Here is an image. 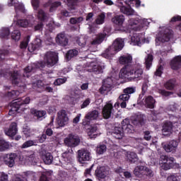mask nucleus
Wrapping results in <instances>:
<instances>
[{
    "label": "nucleus",
    "instance_id": "f257e3e1",
    "mask_svg": "<svg viewBox=\"0 0 181 181\" xmlns=\"http://www.w3.org/2000/svg\"><path fill=\"white\" fill-rule=\"evenodd\" d=\"M122 77H127L130 81H139L144 76V69L141 65L125 66L120 70Z\"/></svg>",
    "mask_w": 181,
    "mask_h": 181
},
{
    "label": "nucleus",
    "instance_id": "f03ea898",
    "mask_svg": "<svg viewBox=\"0 0 181 181\" xmlns=\"http://www.w3.org/2000/svg\"><path fill=\"white\" fill-rule=\"evenodd\" d=\"M123 47L124 40L117 38L114 41L113 44L105 51L102 56L105 59H110V57H112L114 54H117L118 52L122 50Z\"/></svg>",
    "mask_w": 181,
    "mask_h": 181
},
{
    "label": "nucleus",
    "instance_id": "7ed1b4c3",
    "mask_svg": "<svg viewBox=\"0 0 181 181\" xmlns=\"http://www.w3.org/2000/svg\"><path fill=\"white\" fill-rule=\"evenodd\" d=\"M57 63V55L56 52H47L44 56V61L39 63V65L42 69L44 67H53Z\"/></svg>",
    "mask_w": 181,
    "mask_h": 181
},
{
    "label": "nucleus",
    "instance_id": "20e7f679",
    "mask_svg": "<svg viewBox=\"0 0 181 181\" xmlns=\"http://www.w3.org/2000/svg\"><path fill=\"white\" fill-rule=\"evenodd\" d=\"M85 70L89 73H95V74H101L103 73L105 69V65L104 64H98L97 62H87L84 64Z\"/></svg>",
    "mask_w": 181,
    "mask_h": 181
},
{
    "label": "nucleus",
    "instance_id": "39448f33",
    "mask_svg": "<svg viewBox=\"0 0 181 181\" xmlns=\"http://www.w3.org/2000/svg\"><path fill=\"white\" fill-rule=\"evenodd\" d=\"M29 103H30V98H25V100L21 101L18 100H14V103L11 104V109L8 112L9 115H15L16 112L19 111V108H21V105H23V104H29Z\"/></svg>",
    "mask_w": 181,
    "mask_h": 181
},
{
    "label": "nucleus",
    "instance_id": "423d86ee",
    "mask_svg": "<svg viewBox=\"0 0 181 181\" xmlns=\"http://www.w3.org/2000/svg\"><path fill=\"white\" fill-rule=\"evenodd\" d=\"M91 153L88 150L81 149L78 151V160L80 163H86L92 159Z\"/></svg>",
    "mask_w": 181,
    "mask_h": 181
},
{
    "label": "nucleus",
    "instance_id": "0eeeda50",
    "mask_svg": "<svg viewBox=\"0 0 181 181\" xmlns=\"http://www.w3.org/2000/svg\"><path fill=\"white\" fill-rule=\"evenodd\" d=\"M57 122L59 127H66L69 124V116L65 110L58 112Z\"/></svg>",
    "mask_w": 181,
    "mask_h": 181
},
{
    "label": "nucleus",
    "instance_id": "6e6552de",
    "mask_svg": "<svg viewBox=\"0 0 181 181\" xmlns=\"http://www.w3.org/2000/svg\"><path fill=\"white\" fill-rule=\"evenodd\" d=\"M95 175L98 179H105L110 175V168L107 166H99L95 170Z\"/></svg>",
    "mask_w": 181,
    "mask_h": 181
},
{
    "label": "nucleus",
    "instance_id": "1a4fd4ad",
    "mask_svg": "<svg viewBox=\"0 0 181 181\" xmlns=\"http://www.w3.org/2000/svg\"><path fill=\"white\" fill-rule=\"evenodd\" d=\"M35 23V17L30 15L26 19H20L17 21V25L21 28H28V26H33Z\"/></svg>",
    "mask_w": 181,
    "mask_h": 181
},
{
    "label": "nucleus",
    "instance_id": "9d476101",
    "mask_svg": "<svg viewBox=\"0 0 181 181\" xmlns=\"http://www.w3.org/2000/svg\"><path fill=\"white\" fill-rule=\"evenodd\" d=\"M16 158H18V155L15 153L5 154L3 156L4 161L9 168H13Z\"/></svg>",
    "mask_w": 181,
    "mask_h": 181
},
{
    "label": "nucleus",
    "instance_id": "9b49d317",
    "mask_svg": "<svg viewBox=\"0 0 181 181\" xmlns=\"http://www.w3.org/2000/svg\"><path fill=\"white\" fill-rule=\"evenodd\" d=\"M64 144L67 146L74 147L80 144V138L78 136L70 134L64 139Z\"/></svg>",
    "mask_w": 181,
    "mask_h": 181
},
{
    "label": "nucleus",
    "instance_id": "f8f14e48",
    "mask_svg": "<svg viewBox=\"0 0 181 181\" xmlns=\"http://www.w3.org/2000/svg\"><path fill=\"white\" fill-rule=\"evenodd\" d=\"M145 35L144 34L134 33L131 37V45L133 46H141L142 43H145Z\"/></svg>",
    "mask_w": 181,
    "mask_h": 181
},
{
    "label": "nucleus",
    "instance_id": "ddd939ff",
    "mask_svg": "<svg viewBox=\"0 0 181 181\" xmlns=\"http://www.w3.org/2000/svg\"><path fill=\"white\" fill-rule=\"evenodd\" d=\"M172 37V30L165 28L161 31L158 35V40L160 42H169Z\"/></svg>",
    "mask_w": 181,
    "mask_h": 181
},
{
    "label": "nucleus",
    "instance_id": "4468645a",
    "mask_svg": "<svg viewBox=\"0 0 181 181\" xmlns=\"http://www.w3.org/2000/svg\"><path fill=\"white\" fill-rule=\"evenodd\" d=\"M122 128L123 129V132L126 134H132L135 131V127L132 126V124H129V119H124L122 122Z\"/></svg>",
    "mask_w": 181,
    "mask_h": 181
},
{
    "label": "nucleus",
    "instance_id": "2eb2a0df",
    "mask_svg": "<svg viewBox=\"0 0 181 181\" xmlns=\"http://www.w3.org/2000/svg\"><path fill=\"white\" fill-rule=\"evenodd\" d=\"M112 78H107L104 80L103 84L100 89L101 94H105V91H110L111 90V87H112Z\"/></svg>",
    "mask_w": 181,
    "mask_h": 181
},
{
    "label": "nucleus",
    "instance_id": "dca6fc26",
    "mask_svg": "<svg viewBox=\"0 0 181 181\" xmlns=\"http://www.w3.org/2000/svg\"><path fill=\"white\" fill-rule=\"evenodd\" d=\"M179 143L177 141L173 140L169 141L168 144L163 145V149L165 152H175L177 149Z\"/></svg>",
    "mask_w": 181,
    "mask_h": 181
},
{
    "label": "nucleus",
    "instance_id": "f3484780",
    "mask_svg": "<svg viewBox=\"0 0 181 181\" xmlns=\"http://www.w3.org/2000/svg\"><path fill=\"white\" fill-rule=\"evenodd\" d=\"M120 12L127 16H134L136 15V12L129 6H120Z\"/></svg>",
    "mask_w": 181,
    "mask_h": 181
},
{
    "label": "nucleus",
    "instance_id": "a211bd4d",
    "mask_svg": "<svg viewBox=\"0 0 181 181\" xmlns=\"http://www.w3.org/2000/svg\"><path fill=\"white\" fill-rule=\"evenodd\" d=\"M9 6H13L15 7L16 12H23L25 13V6L22 3H19L17 0H10V2L8 3Z\"/></svg>",
    "mask_w": 181,
    "mask_h": 181
},
{
    "label": "nucleus",
    "instance_id": "6ab92c4d",
    "mask_svg": "<svg viewBox=\"0 0 181 181\" xmlns=\"http://www.w3.org/2000/svg\"><path fill=\"white\" fill-rule=\"evenodd\" d=\"M170 67L173 70H179L181 68V56L178 55L175 57L170 61Z\"/></svg>",
    "mask_w": 181,
    "mask_h": 181
},
{
    "label": "nucleus",
    "instance_id": "aec40b11",
    "mask_svg": "<svg viewBox=\"0 0 181 181\" xmlns=\"http://www.w3.org/2000/svg\"><path fill=\"white\" fill-rule=\"evenodd\" d=\"M129 25L130 26V29H133V30L136 31L141 30V23L140 19L139 18H131L129 21Z\"/></svg>",
    "mask_w": 181,
    "mask_h": 181
},
{
    "label": "nucleus",
    "instance_id": "412c9836",
    "mask_svg": "<svg viewBox=\"0 0 181 181\" xmlns=\"http://www.w3.org/2000/svg\"><path fill=\"white\" fill-rule=\"evenodd\" d=\"M56 42L60 46H67L69 40L64 33H59L56 37Z\"/></svg>",
    "mask_w": 181,
    "mask_h": 181
},
{
    "label": "nucleus",
    "instance_id": "4be33fe9",
    "mask_svg": "<svg viewBox=\"0 0 181 181\" xmlns=\"http://www.w3.org/2000/svg\"><path fill=\"white\" fill-rule=\"evenodd\" d=\"M173 130V124L170 122H165L163 126L162 132L165 136L170 135Z\"/></svg>",
    "mask_w": 181,
    "mask_h": 181
},
{
    "label": "nucleus",
    "instance_id": "5701e85b",
    "mask_svg": "<svg viewBox=\"0 0 181 181\" xmlns=\"http://www.w3.org/2000/svg\"><path fill=\"white\" fill-rule=\"evenodd\" d=\"M112 112V104L107 103L103 109V115L105 119H108L111 117Z\"/></svg>",
    "mask_w": 181,
    "mask_h": 181
},
{
    "label": "nucleus",
    "instance_id": "b1692460",
    "mask_svg": "<svg viewBox=\"0 0 181 181\" xmlns=\"http://www.w3.org/2000/svg\"><path fill=\"white\" fill-rule=\"evenodd\" d=\"M143 100V103L144 104L145 107L147 108H155V103H156V101L153 99V97L149 95L145 97Z\"/></svg>",
    "mask_w": 181,
    "mask_h": 181
},
{
    "label": "nucleus",
    "instance_id": "393cba45",
    "mask_svg": "<svg viewBox=\"0 0 181 181\" xmlns=\"http://www.w3.org/2000/svg\"><path fill=\"white\" fill-rule=\"evenodd\" d=\"M112 135L116 139H122L124 138V130L122 127H115L112 131Z\"/></svg>",
    "mask_w": 181,
    "mask_h": 181
},
{
    "label": "nucleus",
    "instance_id": "a878e982",
    "mask_svg": "<svg viewBox=\"0 0 181 181\" xmlns=\"http://www.w3.org/2000/svg\"><path fill=\"white\" fill-rule=\"evenodd\" d=\"M6 134L8 136H15L18 134V124L16 122L11 123L8 131H6Z\"/></svg>",
    "mask_w": 181,
    "mask_h": 181
},
{
    "label": "nucleus",
    "instance_id": "bb28decb",
    "mask_svg": "<svg viewBox=\"0 0 181 181\" xmlns=\"http://www.w3.org/2000/svg\"><path fill=\"white\" fill-rule=\"evenodd\" d=\"M41 47H42V40H40V38L37 37L34 42V44H30L28 46V50L32 53L33 52H35V50L39 49Z\"/></svg>",
    "mask_w": 181,
    "mask_h": 181
},
{
    "label": "nucleus",
    "instance_id": "cd10ccee",
    "mask_svg": "<svg viewBox=\"0 0 181 181\" xmlns=\"http://www.w3.org/2000/svg\"><path fill=\"white\" fill-rule=\"evenodd\" d=\"M88 135L91 139L97 138V136L100 135V133H98V127H97V125H93L90 127V128L88 129Z\"/></svg>",
    "mask_w": 181,
    "mask_h": 181
},
{
    "label": "nucleus",
    "instance_id": "c85d7f7f",
    "mask_svg": "<svg viewBox=\"0 0 181 181\" xmlns=\"http://www.w3.org/2000/svg\"><path fill=\"white\" fill-rule=\"evenodd\" d=\"M119 62L120 64H131L132 63V56L127 54V55H123L119 57Z\"/></svg>",
    "mask_w": 181,
    "mask_h": 181
},
{
    "label": "nucleus",
    "instance_id": "c756f323",
    "mask_svg": "<svg viewBox=\"0 0 181 181\" xmlns=\"http://www.w3.org/2000/svg\"><path fill=\"white\" fill-rule=\"evenodd\" d=\"M37 67H40V65L36 66V64H32L31 65L28 66L24 69L23 77H29L30 76L29 74L32 73V71H35V69H37Z\"/></svg>",
    "mask_w": 181,
    "mask_h": 181
},
{
    "label": "nucleus",
    "instance_id": "7c9ffc66",
    "mask_svg": "<svg viewBox=\"0 0 181 181\" xmlns=\"http://www.w3.org/2000/svg\"><path fill=\"white\" fill-rule=\"evenodd\" d=\"M105 36H107L105 33L98 34L96 36V37L91 42V45H101V43L104 42V39H105Z\"/></svg>",
    "mask_w": 181,
    "mask_h": 181
},
{
    "label": "nucleus",
    "instance_id": "2f4dec72",
    "mask_svg": "<svg viewBox=\"0 0 181 181\" xmlns=\"http://www.w3.org/2000/svg\"><path fill=\"white\" fill-rule=\"evenodd\" d=\"M37 19L40 21L41 22H45V21H47V13L43 11L42 8H39L37 11V15H36Z\"/></svg>",
    "mask_w": 181,
    "mask_h": 181
},
{
    "label": "nucleus",
    "instance_id": "473e14b6",
    "mask_svg": "<svg viewBox=\"0 0 181 181\" xmlns=\"http://www.w3.org/2000/svg\"><path fill=\"white\" fill-rule=\"evenodd\" d=\"M173 163H175V158L170 157L169 160L161 165V168L163 170H169V169H172L173 167Z\"/></svg>",
    "mask_w": 181,
    "mask_h": 181
},
{
    "label": "nucleus",
    "instance_id": "72a5a7b5",
    "mask_svg": "<svg viewBox=\"0 0 181 181\" xmlns=\"http://www.w3.org/2000/svg\"><path fill=\"white\" fill-rule=\"evenodd\" d=\"M146 170V167L144 165H138L134 168V174L135 176H137V177H141L142 176L143 173H145Z\"/></svg>",
    "mask_w": 181,
    "mask_h": 181
},
{
    "label": "nucleus",
    "instance_id": "f704fd0d",
    "mask_svg": "<svg viewBox=\"0 0 181 181\" xmlns=\"http://www.w3.org/2000/svg\"><path fill=\"white\" fill-rule=\"evenodd\" d=\"M124 21L125 16H124V15L116 16L112 19V22H113V23L115 25H118L119 26L122 25Z\"/></svg>",
    "mask_w": 181,
    "mask_h": 181
},
{
    "label": "nucleus",
    "instance_id": "c9c22d12",
    "mask_svg": "<svg viewBox=\"0 0 181 181\" xmlns=\"http://www.w3.org/2000/svg\"><path fill=\"white\" fill-rule=\"evenodd\" d=\"M62 160L64 163H70L73 160V153L70 151H66L62 153Z\"/></svg>",
    "mask_w": 181,
    "mask_h": 181
},
{
    "label": "nucleus",
    "instance_id": "e433bc0d",
    "mask_svg": "<svg viewBox=\"0 0 181 181\" xmlns=\"http://www.w3.org/2000/svg\"><path fill=\"white\" fill-rule=\"evenodd\" d=\"M11 78H12V83L13 84H16L17 86H19L21 87V84H19L21 83V81H22V80H21V76L19 75V72L18 71H14L12 74H11Z\"/></svg>",
    "mask_w": 181,
    "mask_h": 181
},
{
    "label": "nucleus",
    "instance_id": "4c0bfd02",
    "mask_svg": "<svg viewBox=\"0 0 181 181\" xmlns=\"http://www.w3.org/2000/svg\"><path fill=\"white\" fill-rule=\"evenodd\" d=\"M126 156L127 160H129V162H131L132 163H135V162L138 160V156L134 152H127Z\"/></svg>",
    "mask_w": 181,
    "mask_h": 181
},
{
    "label": "nucleus",
    "instance_id": "58836bf2",
    "mask_svg": "<svg viewBox=\"0 0 181 181\" xmlns=\"http://www.w3.org/2000/svg\"><path fill=\"white\" fill-rule=\"evenodd\" d=\"M42 158L46 165H50L53 162V156L50 153H45Z\"/></svg>",
    "mask_w": 181,
    "mask_h": 181
},
{
    "label": "nucleus",
    "instance_id": "ea45409f",
    "mask_svg": "<svg viewBox=\"0 0 181 181\" xmlns=\"http://www.w3.org/2000/svg\"><path fill=\"white\" fill-rule=\"evenodd\" d=\"M100 115V113H98V111L97 110H93L89 113H88L85 118L86 119H88V121H91L93 119H97L98 118V115Z\"/></svg>",
    "mask_w": 181,
    "mask_h": 181
},
{
    "label": "nucleus",
    "instance_id": "a19ab883",
    "mask_svg": "<svg viewBox=\"0 0 181 181\" xmlns=\"http://www.w3.org/2000/svg\"><path fill=\"white\" fill-rule=\"evenodd\" d=\"M153 61V56L151 54H148L147 57L145 58V66L147 70H149V69H151Z\"/></svg>",
    "mask_w": 181,
    "mask_h": 181
},
{
    "label": "nucleus",
    "instance_id": "79ce46f5",
    "mask_svg": "<svg viewBox=\"0 0 181 181\" xmlns=\"http://www.w3.org/2000/svg\"><path fill=\"white\" fill-rule=\"evenodd\" d=\"M31 114L37 117V118H43L46 115V111L45 110H36L35 109L31 110Z\"/></svg>",
    "mask_w": 181,
    "mask_h": 181
},
{
    "label": "nucleus",
    "instance_id": "37998d69",
    "mask_svg": "<svg viewBox=\"0 0 181 181\" xmlns=\"http://www.w3.org/2000/svg\"><path fill=\"white\" fill-rule=\"evenodd\" d=\"M9 149V143L4 139H0V152Z\"/></svg>",
    "mask_w": 181,
    "mask_h": 181
},
{
    "label": "nucleus",
    "instance_id": "c03bdc74",
    "mask_svg": "<svg viewBox=\"0 0 181 181\" xmlns=\"http://www.w3.org/2000/svg\"><path fill=\"white\" fill-rule=\"evenodd\" d=\"M96 25H103L105 22V14L102 13L98 16L95 21Z\"/></svg>",
    "mask_w": 181,
    "mask_h": 181
},
{
    "label": "nucleus",
    "instance_id": "a18cd8bd",
    "mask_svg": "<svg viewBox=\"0 0 181 181\" xmlns=\"http://www.w3.org/2000/svg\"><path fill=\"white\" fill-rule=\"evenodd\" d=\"M21 31H19L18 30H14L12 33H11V39L13 40H16V42L21 40Z\"/></svg>",
    "mask_w": 181,
    "mask_h": 181
},
{
    "label": "nucleus",
    "instance_id": "49530a36",
    "mask_svg": "<svg viewBox=\"0 0 181 181\" xmlns=\"http://www.w3.org/2000/svg\"><path fill=\"white\" fill-rule=\"evenodd\" d=\"M107 152V146L105 144H99L96 148V153L98 155H103V153H105Z\"/></svg>",
    "mask_w": 181,
    "mask_h": 181
},
{
    "label": "nucleus",
    "instance_id": "de8ad7c7",
    "mask_svg": "<svg viewBox=\"0 0 181 181\" xmlns=\"http://www.w3.org/2000/svg\"><path fill=\"white\" fill-rule=\"evenodd\" d=\"M78 54L77 49H70L66 53V57L68 60H70L72 57H76Z\"/></svg>",
    "mask_w": 181,
    "mask_h": 181
},
{
    "label": "nucleus",
    "instance_id": "09e8293b",
    "mask_svg": "<svg viewBox=\"0 0 181 181\" xmlns=\"http://www.w3.org/2000/svg\"><path fill=\"white\" fill-rule=\"evenodd\" d=\"M35 159V153H33V151H31L26 155V157H25L26 162H30V163H34L35 162H36Z\"/></svg>",
    "mask_w": 181,
    "mask_h": 181
},
{
    "label": "nucleus",
    "instance_id": "8fccbe9b",
    "mask_svg": "<svg viewBox=\"0 0 181 181\" xmlns=\"http://www.w3.org/2000/svg\"><path fill=\"white\" fill-rule=\"evenodd\" d=\"M9 35H11L9 28H4L2 29L1 33L0 34V37H3L4 39H9Z\"/></svg>",
    "mask_w": 181,
    "mask_h": 181
},
{
    "label": "nucleus",
    "instance_id": "3c124183",
    "mask_svg": "<svg viewBox=\"0 0 181 181\" xmlns=\"http://www.w3.org/2000/svg\"><path fill=\"white\" fill-rule=\"evenodd\" d=\"M29 42H30V36L28 35L23 42H21L20 48L26 49L28 47V45H29Z\"/></svg>",
    "mask_w": 181,
    "mask_h": 181
},
{
    "label": "nucleus",
    "instance_id": "603ef678",
    "mask_svg": "<svg viewBox=\"0 0 181 181\" xmlns=\"http://www.w3.org/2000/svg\"><path fill=\"white\" fill-rule=\"evenodd\" d=\"M67 81V78H59L55 80L54 82V86H62V84H64Z\"/></svg>",
    "mask_w": 181,
    "mask_h": 181
},
{
    "label": "nucleus",
    "instance_id": "864d4df0",
    "mask_svg": "<svg viewBox=\"0 0 181 181\" xmlns=\"http://www.w3.org/2000/svg\"><path fill=\"white\" fill-rule=\"evenodd\" d=\"M165 88H167V90H173V88H175V81L173 80L168 81L165 84Z\"/></svg>",
    "mask_w": 181,
    "mask_h": 181
},
{
    "label": "nucleus",
    "instance_id": "5fc2aeb1",
    "mask_svg": "<svg viewBox=\"0 0 181 181\" xmlns=\"http://www.w3.org/2000/svg\"><path fill=\"white\" fill-rule=\"evenodd\" d=\"M81 22H83V17L70 18V23L71 25H77V23H80Z\"/></svg>",
    "mask_w": 181,
    "mask_h": 181
},
{
    "label": "nucleus",
    "instance_id": "6e6d98bb",
    "mask_svg": "<svg viewBox=\"0 0 181 181\" xmlns=\"http://www.w3.org/2000/svg\"><path fill=\"white\" fill-rule=\"evenodd\" d=\"M135 91H136V89L135 88V87H128L124 89L123 93L124 94H128V95H129V94H134Z\"/></svg>",
    "mask_w": 181,
    "mask_h": 181
},
{
    "label": "nucleus",
    "instance_id": "4d7b16f0",
    "mask_svg": "<svg viewBox=\"0 0 181 181\" xmlns=\"http://www.w3.org/2000/svg\"><path fill=\"white\" fill-rule=\"evenodd\" d=\"M169 159H170V157H168V156H165V155H162L160 158V166L162 167V165L165 164V162L169 160Z\"/></svg>",
    "mask_w": 181,
    "mask_h": 181
},
{
    "label": "nucleus",
    "instance_id": "13d9d810",
    "mask_svg": "<svg viewBox=\"0 0 181 181\" xmlns=\"http://www.w3.org/2000/svg\"><path fill=\"white\" fill-rule=\"evenodd\" d=\"M129 98H130L129 95H128L127 93H123V94L119 95V100L120 101H125V102H127V101H128V100H129Z\"/></svg>",
    "mask_w": 181,
    "mask_h": 181
},
{
    "label": "nucleus",
    "instance_id": "bf43d9fd",
    "mask_svg": "<svg viewBox=\"0 0 181 181\" xmlns=\"http://www.w3.org/2000/svg\"><path fill=\"white\" fill-rule=\"evenodd\" d=\"M33 145H35V142H33V141H27L22 145L21 148H26L33 146Z\"/></svg>",
    "mask_w": 181,
    "mask_h": 181
},
{
    "label": "nucleus",
    "instance_id": "052dcab7",
    "mask_svg": "<svg viewBox=\"0 0 181 181\" xmlns=\"http://www.w3.org/2000/svg\"><path fill=\"white\" fill-rule=\"evenodd\" d=\"M31 4L34 8V11H37V8H39L40 5V1H39V0H32Z\"/></svg>",
    "mask_w": 181,
    "mask_h": 181
},
{
    "label": "nucleus",
    "instance_id": "680f3d73",
    "mask_svg": "<svg viewBox=\"0 0 181 181\" xmlns=\"http://www.w3.org/2000/svg\"><path fill=\"white\" fill-rule=\"evenodd\" d=\"M77 43L79 46H86L87 41L83 37H81L78 40H77Z\"/></svg>",
    "mask_w": 181,
    "mask_h": 181
},
{
    "label": "nucleus",
    "instance_id": "e2e57ef3",
    "mask_svg": "<svg viewBox=\"0 0 181 181\" xmlns=\"http://www.w3.org/2000/svg\"><path fill=\"white\" fill-rule=\"evenodd\" d=\"M60 5H62V3H60L59 1L52 3L51 4V6L49 8L50 12H53L54 11V9H56V8H57V6H60Z\"/></svg>",
    "mask_w": 181,
    "mask_h": 181
},
{
    "label": "nucleus",
    "instance_id": "0e129e2a",
    "mask_svg": "<svg viewBox=\"0 0 181 181\" xmlns=\"http://www.w3.org/2000/svg\"><path fill=\"white\" fill-rule=\"evenodd\" d=\"M11 181H26V179L21 175H15L12 177Z\"/></svg>",
    "mask_w": 181,
    "mask_h": 181
},
{
    "label": "nucleus",
    "instance_id": "69168bd1",
    "mask_svg": "<svg viewBox=\"0 0 181 181\" xmlns=\"http://www.w3.org/2000/svg\"><path fill=\"white\" fill-rule=\"evenodd\" d=\"M8 97H11V98H16V96L19 95V91L13 90L11 92H8Z\"/></svg>",
    "mask_w": 181,
    "mask_h": 181
},
{
    "label": "nucleus",
    "instance_id": "338daca9",
    "mask_svg": "<svg viewBox=\"0 0 181 181\" xmlns=\"http://www.w3.org/2000/svg\"><path fill=\"white\" fill-rule=\"evenodd\" d=\"M167 181H179V176L176 175H170L167 177Z\"/></svg>",
    "mask_w": 181,
    "mask_h": 181
},
{
    "label": "nucleus",
    "instance_id": "774afa93",
    "mask_svg": "<svg viewBox=\"0 0 181 181\" xmlns=\"http://www.w3.org/2000/svg\"><path fill=\"white\" fill-rule=\"evenodd\" d=\"M67 6L71 7V9H74V6L76 5V0H66Z\"/></svg>",
    "mask_w": 181,
    "mask_h": 181
}]
</instances>
